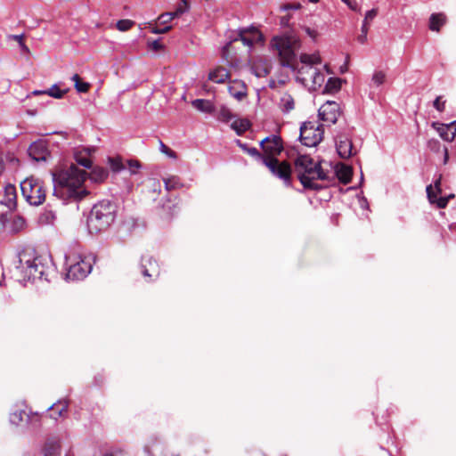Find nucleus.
<instances>
[{"mask_svg":"<svg viewBox=\"0 0 456 456\" xmlns=\"http://www.w3.org/2000/svg\"><path fill=\"white\" fill-rule=\"evenodd\" d=\"M27 415L28 413L23 410L15 411L10 414V422L18 426L24 420V417L27 418Z\"/></svg>","mask_w":456,"mask_h":456,"instance_id":"c9c22d12","label":"nucleus"},{"mask_svg":"<svg viewBox=\"0 0 456 456\" xmlns=\"http://www.w3.org/2000/svg\"><path fill=\"white\" fill-rule=\"evenodd\" d=\"M189 3L187 0H181V3L177 5L175 10V15L180 16L189 11Z\"/></svg>","mask_w":456,"mask_h":456,"instance_id":"09e8293b","label":"nucleus"},{"mask_svg":"<svg viewBox=\"0 0 456 456\" xmlns=\"http://www.w3.org/2000/svg\"><path fill=\"white\" fill-rule=\"evenodd\" d=\"M250 122L248 119H239L232 123L231 127L236 132L238 135H242L247 130L250 128Z\"/></svg>","mask_w":456,"mask_h":456,"instance_id":"7c9ffc66","label":"nucleus"},{"mask_svg":"<svg viewBox=\"0 0 456 456\" xmlns=\"http://www.w3.org/2000/svg\"><path fill=\"white\" fill-rule=\"evenodd\" d=\"M0 205H4L9 208H17V191L12 184H6L4 187L3 194L0 195Z\"/></svg>","mask_w":456,"mask_h":456,"instance_id":"4468645a","label":"nucleus"},{"mask_svg":"<svg viewBox=\"0 0 456 456\" xmlns=\"http://www.w3.org/2000/svg\"><path fill=\"white\" fill-rule=\"evenodd\" d=\"M15 210L14 208H9L4 205H0V224L4 225L8 221V216L11 212Z\"/></svg>","mask_w":456,"mask_h":456,"instance_id":"c03bdc74","label":"nucleus"},{"mask_svg":"<svg viewBox=\"0 0 456 456\" xmlns=\"http://www.w3.org/2000/svg\"><path fill=\"white\" fill-rule=\"evenodd\" d=\"M294 160V170L297 179L305 189L320 191L322 186L316 180H327L328 175L322 167L321 162L314 160L306 154H299Z\"/></svg>","mask_w":456,"mask_h":456,"instance_id":"f03ea898","label":"nucleus"},{"mask_svg":"<svg viewBox=\"0 0 456 456\" xmlns=\"http://www.w3.org/2000/svg\"><path fill=\"white\" fill-rule=\"evenodd\" d=\"M8 38L10 40L16 41L20 45L24 41L25 36L23 34L22 35H9Z\"/></svg>","mask_w":456,"mask_h":456,"instance_id":"338daca9","label":"nucleus"},{"mask_svg":"<svg viewBox=\"0 0 456 456\" xmlns=\"http://www.w3.org/2000/svg\"><path fill=\"white\" fill-rule=\"evenodd\" d=\"M28 423L38 427L40 424L41 417L37 413L30 412L27 415Z\"/></svg>","mask_w":456,"mask_h":456,"instance_id":"3c124183","label":"nucleus"},{"mask_svg":"<svg viewBox=\"0 0 456 456\" xmlns=\"http://www.w3.org/2000/svg\"><path fill=\"white\" fill-rule=\"evenodd\" d=\"M22 268L28 280L35 281L43 279L48 267L43 263L41 256H35L33 259H27L22 264Z\"/></svg>","mask_w":456,"mask_h":456,"instance_id":"1a4fd4ad","label":"nucleus"},{"mask_svg":"<svg viewBox=\"0 0 456 456\" xmlns=\"http://www.w3.org/2000/svg\"><path fill=\"white\" fill-rule=\"evenodd\" d=\"M303 29L306 33V35L308 37H310L314 41L316 40V38L319 36V33L317 32V30L313 29L309 27H304Z\"/></svg>","mask_w":456,"mask_h":456,"instance_id":"680f3d73","label":"nucleus"},{"mask_svg":"<svg viewBox=\"0 0 456 456\" xmlns=\"http://www.w3.org/2000/svg\"><path fill=\"white\" fill-rule=\"evenodd\" d=\"M323 134L322 125H316L315 122L312 121H305L300 126L298 139L302 145L315 147L322 141Z\"/></svg>","mask_w":456,"mask_h":456,"instance_id":"423d86ee","label":"nucleus"},{"mask_svg":"<svg viewBox=\"0 0 456 456\" xmlns=\"http://www.w3.org/2000/svg\"><path fill=\"white\" fill-rule=\"evenodd\" d=\"M242 30H246L247 34H249L251 37H256V38L261 40L262 39V34L261 32L255 27L250 26L248 28H240Z\"/></svg>","mask_w":456,"mask_h":456,"instance_id":"6e6d98bb","label":"nucleus"},{"mask_svg":"<svg viewBox=\"0 0 456 456\" xmlns=\"http://www.w3.org/2000/svg\"><path fill=\"white\" fill-rule=\"evenodd\" d=\"M179 212L177 198L172 199L167 194L160 199L157 206L159 217L167 224L171 223Z\"/></svg>","mask_w":456,"mask_h":456,"instance_id":"6e6552de","label":"nucleus"},{"mask_svg":"<svg viewBox=\"0 0 456 456\" xmlns=\"http://www.w3.org/2000/svg\"><path fill=\"white\" fill-rule=\"evenodd\" d=\"M263 164L270 172L279 179L282 180L286 186L291 185V166L287 161H280L277 158L267 157Z\"/></svg>","mask_w":456,"mask_h":456,"instance_id":"0eeeda50","label":"nucleus"},{"mask_svg":"<svg viewBox=\"0 0 456 456\" xmlns=\"http://www.w3.org/2000/svg\"><path fill=\"white\" fill-rule=\"evenodd\" d=\"M228 92L237 101H241L247 96V86L243 81L234 80L229 86Z\"/></svg>","mask_w":456,"mask_h":456,"instance_id":"dca6fc26","label":"nucleus"},{"mask_svg":"<svg viewBox=\"0 0 456 456\" xmlns=\"http://www.w3.org/2000/svg\"><path fill=\"white\" fill-rule=\"evenodd\" d=\"M290 19H291V16L289 14L281 17V20H280L281 26L283 28H289L290 26V24H289Z\"/></svg>","mask_w":456,"mask_h":456,"instance_id":"69168bd1","label":"nucleus"},{"mask_svg":"<svg viewBox=\"0 0 456 456\" xmlns=\"http://www.w3.org/2000/svg\"><path fill=\"white\" fill-rule=\"evenodd\" d=\"M240 39L243 45L247 46H252L255 42L259 39L256 38V37L248 36L246 30H242L241 28L238 29V37L235 40Z\"/></svg>","mask_w":456,"mask_h":456,"instance_id":"72a5a7b5","label":"nucleus"},{"mask_svg":"<svg viewBox=\"0 0 456 456\" xmlns=\"http://www.w3.org/2000/svg\"><path fill=\"white\" fill-rule=\"evenodd\" d=\"M109 163L113 172H118L125 168L120 158H109Z\"/></svg>","mask_w":456,"mask_h":456,"instance_id":"37998d69","label":"nucleus"},{"mask_svg":"<svg viewBox=\"0 0 456 456\" xmlns=\"http://www.w3.org/2000/svg\"><path fill=\"white\" fill-rule=\"evenodd\" d=\"M105 456H129V455L122 450H118V451L110 452Z\"/></svg>","mask_w":456,"mask_h":456,"instance_id":"774afa93","label":"nucleus"},{"mask_svg":"<svg viewBox=\"0 0 456 456\" xmlns=\"http://www.w3.org/2000/svg\"><path fill=\"white\" fill-rule=\"evenodd\" d=\"M336 149L338 154L342 159H348L353 153V142L351 139L344 134H339L336 138Z\"/></svg>","mask_w":456,"mask_h":456,"instance_id":"ddd939ff","label":"nucleus"},{"mask_svg":"<svg viewBox=\"0 0 456 456\" xmlns=\"http://www.w3.org/2000/svg\"><path fill=\"white\" fill-rule=\"evenodd\" d=\"M127 166L132 174H135L141 167V163L138 160H127Z\"/></svg>","mask_w":456,"mask_h":456,"instance_id":"13d9d810","label":"nucleus"},{"mask_svg":"<svg viewBox=\"0 0 456 456\" xmlns=\"http://www.w3.org/2000/svg\"><path fill=\"white\" fill-rule=\"evenodd\" d=\"M431 126L438 133L439 136L447 142H452V140L450 139V133L451 130L447 124L439 123L437 121L432 122Z\"/></svg>","mask_w":456,"mask_h":456,"instance_id":"c756f323","label":"nucleus"},{"mask_svg":"<svg viewBox=\"0 0 456 456\" xmlns=\"http://www.w3.org/2000/svg\"><path fill=\"white\" fill-rule=\"evenodd\" d=\"M280 108L283 113H289L295 108V101L291 94L286 93L281 98Z\"/></svg>","mask_w":456,"mask_h":456,"instance_id":"c85d7f7f","label":"nucleus"},{"mask_svg":"<svg viewBox=\"0 0 456 456\" xmlns=\"http://www.w3.org/2000/svg\"><path fill=\"white\" fill-rule=\"evenodd\" d=\"M301 8V4L299 3L297 4H286L281 6V11H289V10H298Z\"/></svg>","mask_w":456,"mask_h":456,"instance_id":"0e129e2a","label":"nucleus"},{"mask_svg":"<svg viewBox=\"0 0 456 456\" xmlns=\"http://www.w3.org/2000/svg\"><path fill=\"white\" fill-rule=\"evenodd\" d=\"M43 456H60L61 455V444L59 440L49 439L42 448Z\"/></svg>","mask_w":456,"mask_h":456,"instance_id":"f3484780","label":"nucleus"},{"mask_svg":"<svg viewBox=\"0 0 456 456\" xmlns=\"http://www.w3.org/2000/svg\"><path fill=\"white\" fill-rule=\"evenodd\" d=\"M343 3H345L352 11L359 12L360 7L356 1L352 0H341Z\"/></svg>","mask_w":456,"mask_h":456,"instance_id":"e2e57ef3","label":"nucleus"},{"mask_svg":"<svg viewBox=\"0 0 456 456\" xmlns=\"http://www.w3.org/2000/svg\"><path fill=\"white\" fill-rule=\"evenodd\" d=\"M282 151L283 145L281 136L275 134L270 135L266 148L264 147L265 157L276 158Z\"/></svg>","mask_w":456,"mask_h":456,"instance_id":"2eb2a0df","label":"nucleus"},{"mask_svg":"<svg viewBox=\"0 0 456 456\" xmlns=\"http://www.w3.org/2000/svg\"><path fill=\"white\" fill-rule=\"evenodd\" d=\"M386 74L383 71H376L372 76V82L379 86L385 83Z\"/></svg>","mask_w":456,"mask_h":456,"instance_id":"8fccbe9b","label":"nucleus"},{"mask_svg":"<svg viewBox=\"0 0 456 456\" xmlns=\"http://www.w3.org/2000/svg\"><path fill=\"white\" fill-rule=\"evenodd\" d=\"M66 93L67 90H61L57 85H53L48 90H45V94L55 99H61Z\"/></svg>","mask_w":456,"mask_h":456,"instance_id":"a19ab883","label":"nucleus"},{"mask_svg":"<svg viewBox=\"0 0 456 456\" xmlns=\"http://www.w3.org/2000/svg\"><path fill=\"white\" fill-rule=\"evenodd\" d=\"M191 105L200 112L212 114L215 112L214 103L206 99H196L191 102Z\"/></svg>","mask_w":456,"mask_h":456,"instance_id":"4be33fe9","label":"nucleus"},{"mask_svg":"<svg viewBox=\"0 0 456 456\" xmlns=\"http://www.w3.org/2000/svg\"><path fill=\"white\" fill-rule=\"evenodd\" d=\"M324 75L318 69L314 67V71L310 74L309 81H312L314 86H321L324 82Z\"/></svg>","mask_w":456,"mask_h":456,"instance_id":"e433bc0d","label":"nucleus"},{"mask_svg":"<svg viewBox=\"0 0 456 456\" xmlns=\"http://www.w3.org/2000/svg\"><path fill=\"white\" fill-rule=\"evenodd\" d=\"M234 118V115L232 113L229 108L225 106H222L219 110L217 118L222 122H229L231 119Z\"/></svg>","mask_w":456,"mask_h":456,"instance_id":"58836bf2","label":"nucleus"},{"mask_svg":"<svg viewBox=\"0 0 456 456\" xmlns=\"http://www.w3.org/2000/svg\"><path fill=\"white\" fill-rule=\"evenodd\" d=\"M300 62L302 65H312L318 64L321 62V59L319 56L315 54H306L303 53L300 56Z\"/></svg>","mask_w":456,"mask_h":456,"instance_id":"4c0bfd02","label":"nucleus"},{"mask_svg":"<svg viewBox=\"0 0 456 456\" xmlns=\"http://www.w3.org/2000/svg\"><path fill=\"white\" fill-rule=\"evenodd\" d=\"M20 191L24 199L30 205L39 206L45 200V186L39 178L34 176L27 177L20 183Z\"/></svg>","mask_w":456,"mask_h":456,"instance_id":"39448f33","label":"nucleus"},{"mask_svg":"<svg viewBox=\"0 0 456 456\" xmlns=\"http://www.w3.org/2000/svg\"><path fill=\"white\" fill-rule=\"evenodd\" d=\"M230 77L229 70L224 67H217L208 74V79L217 83H224Z\"/></svg>","mask_w":456,"mask_h":456,"instance_id":"412c9836","label":"nucleus"},{"mask_svg":"<svg viewBox=\"0 0 456 456\" xmlns=\"http://www.w3.org/2000/svg\"><path fill=\"white\" fill-rule=\"evenodd\" d=\"M159 149L162 153L166 154L170 159H175L177 158L176 153L168 148L166 144H164L161 141L159 142Z\"/></svg>","mask_w":456,"mask_h":456,"instance_id":"603ef678","label":"nucleus"},{"mask_svg":"<svg viewBox=\"0 0 456 456\" xmlns=\"http://www.w3.org/2000/svg\"><path fill=\"white\" fill-rule=\"evenodd\" d=\"M147 46L149 49L152 50L153 52H159L163 48V45L159 42V39L156 40H147Z\"/></svg>","mask_w":456,"mask_h":456,"instance_id":"864d4df0","label":"nucleus"},{"mask_svg":"<svg viewBox=\"0 0 456 456\" xmlns=\"http://www.w3.org/2000/svg\"><path fill=\"white\" fill-rule=\"evenodd\" d=\"M134 22L131 20H120L117 22L116 27L119 31H126L134 26Z\"/></svg>","mask_w":456,"mask_h":456,"instance_id":"49530a36","label":"nucleus"},{"mask_svg":"<svg viewBox=\"0 0 456 456\" xmlns=\"http://www.w3.org/2000/svg\"><path fill=\"white\" fill-rule=\"evenodd\" d=\"M94 151L89 148H83L81 151H76L74 157L77 163L84 167L89 168L92 166V161L90 159V155Z\"/></svg>","mask_w":456,"mask_h":456,"instance_id":"6ab92c4d","label":"nucleus"},{"mask_svg":"<svg viewBox=\"0 0 456 456\" xmlns=\"http://www.w3.org/2000/svg\"><path fill=\"white\" fill-rule=\"evenodd\" d=\"M87 177L86 171L71 164L66 168H61L53 172V180L57 185L54 191H63L67 198L82 200L88 191L82 188Z\"/></svg>","mask_w":456,"mask_h":456,"instance_id":"f257e3e1","label":"nucleus"},{"mask_svg":"<svg viewBox=\"0 0 456 456\" xmlns=\"http://www.w3.org/2000/svg\"><path fill=\"white\" fill-rule=\"evenodd\" d=\"M443 99V96H437L434 102H433V106L434 108L439 111V112H443L445 109V101H442Z\"/></svg>","mask_w":456,"mask_h":456,"instance_id":"5fc2aeb1","label":"nucleus"},{"mask_svg":"<svg viewBox=\"0 0 456 456\" xmlns=\"http://www.w3.org/2000/svg\"><path fill=\"white\" fill-rule=\"evenodd\" d=\"M72 80L75 82V88L79 93H86L90 88L89 83L83 82L78 74H75L72 77Z\"/></svg>","mask_w":456,"mask_h":456,"instance_id":"f704fd0d","label":"nucleus"},{"mask_svg":"<svg viewBox=\"0 0 456 456\" xmlns=\"http://www.w3.org/2000/svg\"><path fill=\"white\" fill-rule=\"evenodd\" d=\"M117 214V205L108 200L94 204L87 218V227L90 233H100L106 231L114 222Z\"/></svg>","mask_w":456,"mask_h":456,"instance_id":"7ed1b4c3","label":"nucleus"},{"mask_svg":"<svg viewBox=\"0 0 456 456\" xmlns=\"http://www.w3.org/2000/svg\"><path fill=\"white\" fill-rule=\"evenodd\" d=\"M56 218L55 213L50 209H45L38 217V223L41 225L53 224Z\"/></svg>","mask_w":456,"mask_h":456,"instance_id":"473e14b6","label":"nucleus"},{"mask_svg":"<svg viewBox=\"0 0 456 456\" xmlns=\"http://www.w3.org/2000/svg\"><path fill=\"white\" fill-rule=\"evenodd\" d=\"M447 22V17L443 12L432 13L429 17L428 28L439 32L441 28Z\"/></svg>","mask_w":456,"mask_h":456,"instance_id":"a211bd4d","label":"nucleus"},{"mask_svg":"<svg viewBox=\"0 0 456 456\" xmlns=\"http://www.w3.org/2000/svg\"><path fill=\"white\" fill-rule=\"evenodd\" d=\"M68 410V403L66 401H60L57 403L53 404L50 408V417L57 419L61 417L64 412Z\"/></svg>","mask_w":456,"mask_h":456,"instance_id":"bb28decb","label":"nucleus"},{"mask_svg":"<svg viewBox=\"0 0 456 456\" xmlns=\"http://www.w3.org/2000/svg\"><path fill=\"white\" fill-rule=\"evenodd\" d=\"M236 144L246 153L255 158L256 160L264 162V159L266 158L265 155L261 154L258 150L255 147H249L247 143L242 142L240 140H236Z\"/></svg>","mask_w":456,"mask_h":456,"instance_id":"a878e982","label":"nucleus"},{"mask_svg":"<svg viewBox=\"0 0 456 456\" xmlns=\"http://www.w3.org/2000/svg\"><path fill=\"white\" fill-rule=\"evenodd\" d=\"M92 268V264L88 259L80 258L78 261L69 265L67 278L73 281L82 280L91 273Z\"/></svg>","mask_w":456,"mask_h":456,"instance_id":"9d476101","label":"nucleus"},{"mask_svg":"<svg viewBox=\"0 0 456 456\" xmlns=\"http://www.w3.org/2000/svg\"><path fill=\"white\" fill-rule=\"evenodd\" d=\"M369 31V26L365 21L362 22V28H361V34L357 37V41L363 45L367 42V35Z\"/></svg>","mask_w":456,"mask_h":456,"instance_id":"de8ad7c7","label":"nucleus"},{"mask_svg":"<svg viewBox=\"0 0 456 456\" xmlns=\"http://www.w3.org/2000/svg\"><path fill=\"white\" fill-rule=\"evenodd\" d=\"M28 152L29 157L37 162L45 161L50 157L47 142L44 140L32 142L28 149Z\"/></svg>","mask_w":456,"mask_h":456,"instance_id":"f8f14e48","label":"nucleus"},{"mask_svg":"<svg viewBox=\"0 0 456 456\" xmlns=\"http://www.w3.org/2000/svg\"><path fill=\"white\" fill-rule=\"evenodd\" d=\"M352 168L346 165L341 164L337 167L336 175L339 180L344 184H347L351 181L352 177Z\"/></svg>","mask_w":456,"mask_h":456,"instance_id":"5701e85b","label":"nucleus"},{"mask_svg":"<svg viewBox=\"0 0 456 456\" xmlns=\"http://www.w3.org/2000/svg\"><path fill=\"white\" fill-rule=\"evenodd\" d=\"M163 182L167 191L180 189L183 185V183L181 182V179L175 175L165 178Z\"/></svg>","mask_w":456,"mask_h":456,"instance_id":"2f4dec72","label":"nucleus"},{"mask_svg":"<svg viewBox=\"0 0 456 456\" xmlns=\"http://www.w3.org/2000/svg\"><path fill=\"white\" fill-rule=\"evenodd\" d=\"M161 182L159 179L149 178L147 180V197L155 201L161 192Z\"/></svg>","mask_w":456,"mask_h":456,"instance_id":"aec40b11","label":"nucleus"},{"mask_svg":"<svg viewBox=\"0 0 456 456\" xmlns=\"http://www.w3.org/2000/svg\"><path fill=\"white\" fill-rule=\"evenodd\" d=\"M171 28V26H163L162 28H157L153 26L152 24L149 23L147 26L144 25V29H148L149 32L154 33V34H163L167 31H169Z\"/></svg>","mask_w":456,"mask_h":456,"instance_id":"a18cd8bd","label":"nucleus"},{"mask_svg":"<svg viewBox=\"0 0 456 456\" xmlns=\"http://www.w3.org/2000/svg\"><path fill=\"white\" fill-rule=\"evenodd\" d=\"M297 71V79L300 81L302 84H306L309 82L310 74L314 71V66L312 65H301L300 68L297 67V63H296V70Z\"/></svg>","mask_w":456,"mask_h":456,"instance_id":"b1692460","label":"nucleus"},{"mask_svg":"<svg viewBox=\"0 0 456 456\" xmlns=\"http://www.w3.org/2000/svg\"><path fill=\"white\" fill-rule=\"evenodd\" d=\"M174 17H177L176 15H175V12H167V13H162L159 17V20L161 21L162 24H166L168 21H170Z\"/></svg>","mask_w":456,"mask_h":456,"instance_id":"bf43d9fd","label":"nucleus"},{"mask_svg":"<svg viewBox=\"0 0 456 456\" xmlns=\"http://www.w3.org/2000/svg\"><path fill=\"white\" fill-rule=\"evenodd\" d=\"M26 220L22 216H17L12 220V228L14 232H20L26 227Z\"/></svg>","mask_w":456,"mask_h":456,"instance_id":"79ce46f5","label":"nucleus"},{"mask_svg":"<svg viewBox=\"0 0 456 456\" xmlns=\"http://www.w3.org/2000/svg\"><path fill=\"white\" fill-rule=\"evenodd\" d=\"M341 87V79L330 77L326 83L325 90L328 92H337Z\"/></svg>","mask_w":456,"mask_h":456,"instance_id":"ea45409f","label":"nucleus"},{"mask_svg":"<svg viewBox=\"0 0 456 456\" xmlns=\"http://www.w3.org/2000/svg\"><path fill=\"white\" fill-rule=\"evenodd\" d=\"M108 175L109 172L106 168L102 167H94L89 175V178L94 183H102L107 179Z\"/></svg>","mask_w":456,"mask_h":456,"instance_id":"cd10ccee","label":"nucleus"},{"mask_svg":"<svg viewBox=\"0 0 456 456\" xmlns=\"http://www.w3.org/2000/svg\"><path fill=\"white\" fill-rule=\"evenodd\" d=\"M426 191H427V195H428V198L430 203H432V204L436 203L438 208H446V206L448 204V198H445V197L437 198L436 197L437 193L433 191L431 184L427 186Z\"/></svg>","mask_w":456,"mask_h":456,"instance_id":"393cba45","label":"nucleus"},{"mask_svg":"<svg viewBox=\"0 0 456 456\" xmlns=\"http://www.w3.org/2000/svg\"><path fill=\"white\" fill-rule=\"evenodd\" d=\"M428 147L430 151L437 152L441 148V143L437 139H430L428 142Z\"/></svg>","mask_w":456,"mask_h":456,"instance_id":"4d7b16f0","label":"nucleus"},{"mask_svg":"<svg viewBox=\"0 0 456 456\" xmlns=\"http://www.w3.org/2000/svg\"><path fill=\"white\" fill-rule=\"evenodd\" d=\"M273 46L277 49L280 56V63L282 67L296 70V53L299 48L300 42L295 36H285L273 38Z\"/></svg>","mask_w":456,"mask_h":456,"instance_id":"20e7f679","label":"nucleus"},{"mask_svg":"<svg viewBox=\"0 0 456 456\" xmlns=\"http://www.w3.org/2000/svg\"><path fill=\"white\" fill-rule=\"evenodd\" d=\"M318 116L322 121L335 124L340 116L339 104L336 102H326L319 109Z\"/></svg>","mask_w":456,"mask_h":456,"instance_id":"9b49d317","label":"nucleus"},{"mask_svg":"<svg viewBox=\"0 0 456 456\" xmlns=\"http://www.w3.org/2000/svg\"><path fill=\"white\" fill-rule=\"evenodd\" d=\"M378 15V9L373 8L365 13L363 21L368 24V21L372 20Z\"/></svg>","mask_w":456,"mask_h":456,"instance_id":"052dcab7","label":"nucleus"}]
</instances>
